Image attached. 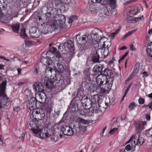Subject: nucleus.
Listing matches in <instances>:
<instances>
[{
    "instance_id": "nucleus-62",
    "label": "nucleus",
    "mask_w": 152,
    "mask_h": 152,
    "mask_svg": "<svg viewBox=\"0 0 152 152\" xmlns=\"http://www.w3.org/2000/svg\"><path fill=\"white\" fill-rule=\"evenodd\" d=\"M143 18V16L140 17H135L134 18V20L136 22L142 20Z\"/></svg>"
},
{
    "instance_id": "nucleus-48",
    "label": "nucleus",
    "mask_w": 152,
    "mask_h": 152,
    "mask_svg": "<svg viewBox=\"0 0 152 152\" xmlns=\"http://www.w3.org/2000/svg\"><path fill=\"white\" fill-rule=\"evenodd\" d=\"M40 83L39 82H37L35 83L34 86L33 87V89L36 92H38V90L39 88Z\"/></svg>"
},
{
    "instance_id": "nucleus-63",
    "label": "nucleus",
    "mask_w": 152,
    "mask_h": 152,
    "mask_svg": "<svg viewBox=\"0 0 152 152\" xmlns=\"http://www.w3.org/2000/svg\"><path fill=\"white\" fill-rule=\"evenodd\" d=\"M64 4H67L70 2V0H60Z\"/></svg>"
},
{
    "instance_id": "nucleus-29",
    "label": "nucleus",
    "mask_w": 152,
    "mask_h": 152,
    "mask_svg": "<svg viewBox=\"0 0 152 152\" xmlns=\"http://www.w3.org/2000/svg\"><path fill=\"white\" fill-rule=\"evenodd\" d=\"M40 61L44 65L47 64L48 65H50V62H51L50 61H49L47 59L44 58H41L40 59Z\"/></svg>"
},
{
    "instance_id": "nucleus-49",
    "label": "nucleus",
    "mask_w": 152,
    "mask_h": 152,
    "mask_svg": "<svg viewBox=\"0 0 152 152\" xmlns=\"http://www.w3.org/2000/svg\"><path fill=\"white\" fill-rule=\"evenodd\" d=\"M135 103L134 102L131 103L129 106V108L131 110L134 109L136 107Z\"/></svg>"
},
{
    "instance_id": "nucleus-12",
    "label": "nucleus",
    "mask_w": 152,
    "mask_h": 152,
    "mask_svg": "<svg viewBox=\"0 0 152 152\" xmlns=\"http://www.w3.org/2000/svg\"><path fill=\"white\" fill-rule=\"evenodd\" d=\"M139 7L137 6H131L128 7V14L129 16L132 17L140 12Z\"/></svg>"
},
{
    "instance_id": "nucleus-55",
    "label": "nucleus",
    "mask_w": 152,
    "mask_h": 152,
    "mask_svg": "<svg viewBox=\"0 0 152 152\" xmlns=\"http://www.w3.org/2000/svg\"><path fill=\"white\" fill-rule=\"evenodd\" d=\"M30 103H31V105L32 104V106H33L34 105H35L36 101L35 100V98H33L31 99V100L29 102Z\"/></svg>"
},
{
    "instance_id": "nucleus-15",
    "label": "nucleus",
    "mask_w": 152,
    "mask_h": 152,
    "mask_svg": "<svg viewBox=\"0 0 152 152\" xmlns=\"http://www.w3.org/2000/svg\"><path fill=\"white\" fill-rule=\"evenodd\" d=\"M29 32L31 36L32 37H38L41 34L39 30L36 27H32Z\"/></svg>"
},
{
    "instance_id": "nucleus-61",
    "label": "nucleus",
    "mask_w": 152,
    "mask_h": 152,
    "mask_svg": "<svg viewBox=\"0 0 152 152\" xmlns=\"http://www.w3.org/2000/svg\"><path fill=\"white\" fill-rule=\"evenodd\" d=\"M117 130V128H114L113 129H112L110 130L109 132V133L111 134H113Z\"/></svg>"
},
{
    "instance_id": "nucleus-1",
    "label": "nucleus",
    "mask_w": 152,
    "mask_h": 152,
    "mask_svg": "<svg viewBox=\"0 0 152 152\" xmlns=\"http://www.w3.org/2000/svg\"><path fill=\"white\" fill-rule=\"evenodd\" d=\"M39 108L37 110H34L32 112V114L34 115L37 120H43L45 116L44 110L47 112V115H49L52 111L53 105L52 104H48L46 103L40 102L39 104Z\"/></svg>"
},
{
    "instance_id": "nucleus-54",
    "label": "nucleus",
    "mask_w": 152,
    "mask_h": 152,
    "mask_svg": "<svg viewBox=\"0 0 152 152\" xmlns=\"http://www.w3.org/2000/svg\"><path fill=\"white\" fill-rule=\"evenodd\" d=\"M135 128L136 130H140L141 129V126L138 123L135 124Z\"/></svg>"
},
{
    "instance_id": "nucleus-44",
    "label": "nucleus",
    "mask_w": 152,
    "mask_h": 152,
    "mask_svg": "<svg viewBox=\"0 0 152 152\" xmlns=\"http://www.w3.org/2000/svg\"><path fill=\"white\" fill-rule=\"evenodd\" d=\"M145 134L147 137L152 136V128L147 130Z\"/></svg>"
},
{
    "instance_id": "nucleus-19",
    "label": "nucleus",
    "mask_w": 152,
    "mask_h": 152,
    "mask_svg": "<svg viewBox=\"0 0 152 152\" xmlns=\"http://www.w3.org/2000/svg\"><path fill=\"white\" fill-rule=\"evenodd\" d=\"M101 74L106 77V76H111L113 75V73L111 70L106 68L103 71L101 72Z\"/></svg>"
},
{
    "instance_id": "nucleus-20",
    "label": "nucleus",
    "mask_w": 152,
    "mask_h": 152,
    "mask_svg": "<svg viewBox=\"0 0 152 152\" xmlns=\"http://www.w3.org/2000/svg\"><path fill=\"white\" fill-rule=\"evenodd\" d=\"M5 1H1L0 0V19L2 17V14L1 12L7 8V6L4 3Z\"/></svg>"
},
{
    "instance_id": "nucleus-36",
    "label": "nucleus",
    "mask_w": 152,
    "mask_h": 152,
    "mask_svg": "<svg viewBox=\"0 0 152 152\" xmlns=\"http://www.w3.org/2000/svg\"><path fill=\"white\" fill-rule=\"evenodd\" d=\"M54 71V70L53 68L48 67L46 68L45 72L46 74L48 73V75H51V74L52 73L53 71Z\"/></svg>"
},
{
    "instance_id": "nucleus-32",
    "label": "nucleus",
    "mask_w": 152,
    "mask_h": 152,
    "mask_svg": "<svg viewBox=\"0 0 152 152\" xmlns=\"http://www.w3.org/2000/svg\"><path fill=\"white\" fill-rule=\"evenodd\" d=\"M99 55H98L97 53H96L93 56V60L94 62H99V59L100 58Z\"/></svg>"
},
{
    "instance_id": "nucleus-16",
    "label": "nucleus",
    "mask_w": 152,
    "mask_h": 152,
    "mask_svg": "<svg viewBox=\"0 0 152 152\" xmlns=\"http://www.w3.org/2000/svg\"><path fill=\"white\" fill-rule=\"evenodd\" d=\"M38 123V121H37V123H34L36 128H32L31 129V130L34 134H36L37 137H39L40 136L42 132V130L41 129L39 128V127H38V126L37 125Z\"/></svg>"
},
{
    "instance_id": "nucleus-4",
    "label": "nucleus",
    "mask_w": 152,
    "mask_h": 152,
    "mask_svg": "<svg viewBox=\"0 0 152 152\" xmlns=\"http://www.w3.org/2000/svg\"><path fill=\"white\" fill-rule=\"evenodd\" d=\"M0 87V108L2 107V104H5V103L7 102L9 99L7 95L4 93L5 86L6 83L3 82L1 83Z\"/></svg>"
},
{
    "instance_id": "nucleus-24",
    "label": "nucleus",
    "mask_w": 152,
    "mask_h": 152,
    "mask_svg": "<svg viewBox=\"0 0 152 152\" xmlns=\"http://www.w3.org/2000/svg\"><path fill=\"white\" fill-rule=\"evenodd\" d=\"M66 48L64 43H62L60 44L58 47V50L59 52H62L63 53H65L67 52L66 50H65Z\"/></svg>"
},
{
    "instance_id": "nucleus-30",
    "label": "nucleus",
    "mask_w": 152,
    "mask_h": 152,
    "mask_svg": "<svg viewBox=\"0 0 152 152\" xmlns=\"http://www.w3.org/2000/svg\"><path fill=\"white\" fill-rule=\"evenodd\" d=\"M20 36L24 38H26L27 37V34L26 33V29L24 28L23 27L21 29Z\"/></svg>"
},
{
    "instance_id": "nucleus-18",
    "label": "nucleus",
    "mask_w": 152,
    "mask_h": 152,
    "mask_svg": "<svg viewBox=\"0 0 152 152\" xmlns=\"http://www.w3.org/2000/svg\"><path fill=\"white\" fill-rule=\"evenodd\" d=\"M57 79L55 82L58 84V86L63 87L65 86L64 80H63V77L60 75H58Z\"/></svg>"
},
{
    "instance_id": "nucleus-57",
    "label": "nucleus",
    "mask_w": 152,
    "mask_h": 152,
    "mask_svg": "<svg viewBox=\"0 0 152 152\" xmlns=\"http://www.w3.org/2000/svg\"><path fill=\"white\" fill-rule=\"evenodd\" d=\"M25 42L26 45L29 46L32 44V41L28 40H25Z\"/></svg>"
},
{
    "instance_id": "nucleus-14",
    "label": "nucleus",
    "mask_w": 152,
    "mask_h": 152,
    "mask_svg": "<svg viewBox=\"0 0 152 152\" xmlns=\"http://www.w3.org/2000/svg\"><path fill=\"white\" fill-rule=\"evenodd\" d=\"M96 110L95 111L92 108L86 109L81 111V114L85 116H92L94 115V114H96Z\"/></svg>"
},
{
    "instance_id": "nucleus-34",
    "label": "nucleus",
    "mask_w": 152,
    "mask_h": 152,
    "mask_svg": "<svg viewBox=\"0 0 152 152\" xmlns=\"http://www.w3.org/2000/svg\"><path fill=\"white\" fill-rule=\"evenodd\" d=\"M93 105V103L91 101L90 99H88V102L84 106L85 107H87V108L88 109L91 108Z\"/></svg>"
},
{
    "instance_id": "nucleus-6",
    "label": "nucleus",
    "mask_w": 152,
    "mask_h": 152,
    "mask_svg": "<svg viewBox=\"0 0 152 152\" xmlns=\"http://www.w3.org/2000/svg\"><path fill=\"white\" fill-rule=\"evenodd\" d=\"M19 9V7L18 6H15L12 7V11L9 16V18L7 17L5 18V20L6 22H9L10 20L12 19L13 18L16 17L18 15V12Z\"/></svg>"
},
{
    "instance_id": "nucleus-22",
    "label": "nucleus",
    "mask_w": 152,
    "mask_h": 152,
    "mask_svg": "<svg viewBox=\"0 0 152 152\" xmlns=\"http://www.w3.org/2000/svg\"><path fill=\"white\" fill-rule=\"evenodd\" d=\"M103 66L101 65H96L93 68V71L95 73H98L102 72Z\"/></svg>"
},
{
    "instance_id": "nucleus-10",
    "label": "nucleus",
    "mask_w": 152,
    "mask_h": 152,
    "mask_svg": "<svg viewBox=\"0 0 152 152\" xmlns=\"http://www.w3.org/2000/svg\"><path fill=\"white\" fill-rule=\"evenodd\" d=\"M78 34L76 36V40L77 42L80 45H84L88 41V37L87 35H84L80 36Z\"/></svg>"
},
{
    "instance_id": "nucleus-50",
    "label": "nucleus",
    "mask_w": 152,
    "mask_h": 152,
    "mask_svg": "<svg viewBox=\"0 0 152 152\" xmlns=\"http://www.w3.org/2000/svg\"><path fill=\"white\" fill-rule=\"evenodd\" d=\"M105 47L106 48H108L111 45V42L110 41H108V40L105 41Z\"/></svg>"
},
{
    "instance_id": "nucleus-52",
    "label": "nucleus",
    "mask_w": 152,
    "mask_h": 152,
    "mask_svg": "<svg viewBox=\"0 0 152 152\" xmlns=\"http://www.w3.org/2000/svg\"><path fill=\"white\" fill-rule=\"evenodd\" d=\"M138 102L140 104H143L145 103V100L142 97L140 98L138 100Z\"/></svg>"
},
{
    "instance_id": "nucleus-60",
    "label": "nucleus",
    "mask_w": 152,
    "mask_h": 152,
    "mask_svg": "<svg viewBox=\"0 0 152 152\" xmlns=\"http://www.w3.org/2000/svg\"><path fill=\"white\" fill-rule=\"evenodd\" d=\"M131 17L129 16V17H127L126 18V22L128 23H131L132 22V18Z\"/></svg>"
},
{
    "instance_id": "nucleus-40",
    "label": "nucleus",
    "mask_w": 152,
    "mask_h": 152,
    "mask_svg": "<svg viewBox=\"0 0 152 152\" xmlns=\"http://www.w3.org/2000/svg\"><path fill=\"white\" fill-rule=\"evenodd\" d=\"M88 99H89L86 96H84L82 97L81 101L83 106L86 104V102H87Z\"/></svg>"
},
{
    "instance_id": "nucleus-7",
    "label": "nucleus",
    "mask_w": 152,
    "mask_h": 152,
    "mask_svg": "<svg viewBox=\"0 0 152 152\" xmlns=\"http://www.w3.org/2000/svg\"><path fill=\"white\" fill-rule=\"evenodd\" d=\"M135 135H137L136 137L134 138V140H133L132 142V146L135 147L136 145L140 146L144 142V139L142 137H140L138 133L136 134Z\"/></svg>"
},
{
    "instance_id": "nucleus-11",
    "label": "nucleus",
    "mask_w": 152,
    "mask_h": 152,
    "mask_svg": "<svg viewBox=\"0 0 152 152\" xmlns=\"http://www.w3.org/2000/svg\"><path fill=\"white\" fill-rule=\"evenodd\" d=\"M102 31L99 29L96 28L92 31L91 33V37L95 41H98L99 39V34L102 35Z\"/></svg>"
},
{
    "instance_id": "nucleus-38",
    "label": "nucleus",
    "mask_w": 152,
    "mask_h": 152,
    "mask_svg": "<svg viewBox=\"0 0 152 152\" xmlns=\"http://www.w3.org/2000/svg\"><path fill=\"white\" fill-rule=\"evenodd\" d=\"M52 16L51 14L48 11L45 15V17L47 21L50 22L52 20L51 17Z\"/></svg>"
},
{
    "instance_id": "nucleus-26",
    "label": "nucleus",
    "mask_w": 152,
    "mask_h": 152,
    "mask_svg": "<svg viewBox=\"0 0 152 152\" xmlns=\"http://www.w3.org/2000/svg\"><path fill=\"white\" fill-rule=\"evenodd\" d=\"M99 97L97 95H95L91 96V101L93 103V105L96 103L98 102V101Z\"/></svg>"
},
{
    "instance_id": "nucleus-47",
    "label": "nucleus",
    "mask_w": 152,
    "mask_h": 152,
    "mask_svg": "<svg viewBox=\"0 0 152 152\" xmlns=\"http://www.w3.org/2000/svg\"><path fill=\"white\" fill-rule=\"evenodd\" d=\"M121 27H119L118 29L115 32L111 33L110 34L111 37H112L113 38H114L115 37V35L116 34H117L119 33L120 30V29H121Z\"/></svg>"
},
{
    "instance_id": "nucleus-35",
    "label": "nucleus",
    "mask_w": 152,
    "mask_h": 152,
    "mask_svg": "<svg viewBox=\"0 0 152 152\" xmlns=\"http://www.w3.org/2000/svg\"><path fill=\"white\" fill-rule=\"evenodd\" d=\"M140 66V63L139 62H137L135 65L134 68L132 73L134 74L135 73H137L138 71Z\"/></svg>"
},
{
    "instance_id": "nucleus-41",
    "label": "nucleus",
    "mask_w": 152,
    "mask_h": 152,
    "mask_svg": "<svg viewBox=\"0 0 152 152\" xmlns=\"http://www.w3.org/2000/svg\"><path fill=\"white\" fill-rule=\"evenodd\" d=\"M110 7L112 9H114L116 7V0H110Z\"/></svg>"
},
{
    "instance_id": "nucleus-59",
    "label": "nucleus",
    "mask_w": 152,
    "mask_h": 152,
    "mask_svg": "<svg viewBox=\"0 0 152 152\" xmlns=\"http://www.w3.org/2000/svg\"><path fill=\"white\" fill-rule=\"evenodd\" d=\"M137 135H133L126 142V143H129L131 142H132L133 140H134V137H136V136H137ZM132 144V143H131Z\"/></svg>"
},
{
    "instance_id": "nucleus-2",
    "label": "nucleus",
    "mask_w": 152,
    "mask_h": 152,
    "mask_svg": "<svg viewBox=\"0 0 152 152\" xmlns=\"http://www.w3.org/2000/svg\"><path fill=\"white\" fill-rule=\"evenodd\" d=\"M106 77L101 74L99 75L96 78V82L97 86H101L104 81L105 83L104 84V88L106 90H108L111 88L114 80V77H109L106 80Z\"/></svg>"
},
{
    "instance_id": "nucleus-9",
    "label": "nucleus",
    "mask_w": 152,
    "mask_h": 152,
    "mask_svg": "<svg viewBox=\"0 0 152 152\" xmlns=\"http://www.w3.org/2000/svg\"><path fill=\"white\" fill-rule=\"evenodd\" d=\"M76 122L78 123V124H76L74 125H77L79 126V128H80V129H81L82 128L84 127L85 130L82 132H80L79 134L81 136L85 132L86 130V127L82 125H85L87 124L88 121L87 120H85L80 118H78L76 120Z\"/></svg>"
},
{
    "instance_id": "nucleus-42",
    "label": "nucleus",
    "mask_w": 152,
    "mask_h": 152,
    "mask_svg": "<svg viewBox=\"0 0 152 152\" xmlns=\"http://www.w3.org/2000/svg\"><path fill=\"white\" fill-rule=\"evenodd\" d=\"M50 135L47 133H43L42 134L41 133L40 134V136L39 137L41 139H45L50 136Z\"/></svg>"
},
{
    "instance_id": "nucleus-53",
    "label": "nucleus",
    "mask_w": 152,
    "mask_h": 152,
    "mask_svg": "<svg viewBox=\"0 0 152 152\" xmlns=\"http://www.w3.org/2000/svg\"><path fill=\"white\" fill-rule=\"evenodd\" d=\"M97 111V115L99 117H101L103 115V113L102 111L100 110H98Z\"/></svg>"
},
{
    "instance_id": "nucleus-33",
    "label": "nucleus",
    "mask_w": 152,
    "mask_h": 152,
    "mask_svg": "<svg viewBox=\"0 0 152 152\" xmlns=\"http://www.w3.org/2000/svg\"><path fill=\"white\" fill-rule=\"evenodd\" d=\"M93 105V103L91 101L90 99H88V102L84 106L85 107H87V108L88 109L91 108Z\"/></svg>"
},
{
    "instance_id": "nucleus-3",
    "label": "nucleus",
    "mask_w": 152,
    "mask_h": 152,
    "mask_svg": "<svg viewBox=\"0 0 152 152\" xmlns=\"http://www.w3.org/2000/svg\"><path fill=\"white\" fill-rule=\"evenodd\" d=\"M80 128L77 125H73L72 128L64 126L61 128V130L63 133L65 135L72 136L73 134H75L78 136H81L79 133L83 132L85 129L84 127L82 128L81 129H80Z\"/></svg>"
},
{
    "instance_id": "nucleus-23",
    "label": "nucleus",
    "mask_w": 152,
    "mask_h": 152,
    "mask_svg": "<svg viewBox=\"0 0 152 152\" xmlns=\"http://www.w3.org/2000/svg\"><path fill=\"white\" fill-rule=\"evenodd\" d=\"M101 35H100V39H99V42H98L99 45H100L101 46L102 45V47H105V45L104 44L105 41L108 40V39L105 37H102Z\"/></svg>"
},
{
    "instance_id": "nucleus-25",
    "label": "nucleus",
    "mask_w": 152,
    "mask_h": 152,
    "mask_svg": "<svg viewBox=\"0 0 152 152\" xmlns=\"http://www.w3.org/2000/svg\"><path fill=\"white\" fill-rule=\"evenodd\" d=\"M48 11L52 15V17H54L57 13L56 9L53 7H48Z\"/></svg>"
},
{
    "instance_id": "nucleus-46",
    "label": "nucleus",
    "mask_w": 152,
    "mask_h": 152,
    "mask_svg": "<svg viewBox=\"0 0 152 152\" xmlns=\"http://www.w3.org/2000/svg\"><path fill=\"white\" fill-rule=\"evenodd\" d=\"M102 48H99L97 49L96 51V53L98 54V55H99V56L101 58L102 55Z\"/></svg>"
},
{
    "instance_id": "nucleus-45",
    "label": "nucleus",
    "mask_w": 152,
    "mask_h": 152,
    "mask_svg": "<svg viewBox=\"0 0 152 152\" xmlns=\"http://www.w3.org/2000/svg\"><path fill=\"white\" fill-rule=\"evenodd\" d=\"M41 83L39 84V89H38V92L43 93L44 91V87L42 85L43 83H41Z\"/></svg>"
},
{
    "instance_id": "nucleus-27",
    "label": "nucleus",
    "mask_w": 152,
    "mask_h": 152,
    "mask_svg": "<svg viewBox=\"0 0 152 152\" xmlns=\"http://www.w3.org/2000/svg\"><path fill=\"white\" fill-rule=\"evenodd\" d=\"M102 50L103 54L101 56L102 58H103L107 56L109 52L108 49L106 48V47H103Z\"/></svg>"
},
{
    "instance_id": "nucleus-13",
    "label": "nucleus",
    "mask_w": 152,
    "mask_h": 152,
    "mask_svg": "<svg viewBox=\"0 0 152 152\" xmlns=\"http://www.w3.org/2000/svg\"><path fill=\"white\" fill-rule=\"evenodd\" d=\"M41 83L44 84L46 87L49 89H51L53 87L54 84L53 80L47 79L46 77L43 76L41 78Z\"/></svg>"
},
{
    "instance_id": "nucleus-21",
    "label": "nucleus",
    "mask_w": 152,
    "mask_h": 152,
    "mask_svg": "<svg viewBox=\"0 0 152 152\" xmlns=\"http://www.w3.org/2000/svg\"><path fill=\"white\" fill-rule=\"evenodd\" d=\"M151 44H148L147 47L146 52L148 55L151 58H152V42H151Z\"/></svg>"
},
{
    "instance_id": "nucleus-64",
    "label": "nucleus",
    "mask_w": 152,
    "mask_h": 152,
    "mask_svg": "<svg viewBox=\"0 0 152 152\" xmlns=\"http://www.w3.org/2000/svg\"><path fill=\"white\" fill-rule=\"evenodd\" d=\"M131 149V146L129 145H127L125 147V149L127 151H130Z\"/></svg>"
},
{
    "instance_id": "nucleus-43",
    "label": "nucleus",
    "mask_w": 152,
    "mask_h": 152,
    "mask_svg": "<svg viewBox=\"0 0 152 152\" xmlns=\"http://www.w3.org/2000/svg\"><path fill=\"white\" fill-rule=\"evenodd\" d=\"M76 19V17L74 16L69 17L68 19V23H71L73 22Z\"/></svg>"
},
{
    "instance_id": "nucleus-5",
    "label": "nucleus",
    "mask_w": 152,
    "mask_h": 152,
    "mask_svg": "<svg viewBox=\"0 0 152 152\" xmlns=\"http://www.w3.org/2000/svg\"><path fill=\"white\" fill-rule=\"evenodd\" d=\"M55 59L56 61L58 62L56 64L57 67L56 72L60 74L63 73L65 70L64 66L62 64L64 61L63 58L60 54H58L56 55Z\"/></svg>"
},
{
    "instance_id": "nucleus-28",
    "label": "nucleus",
    "mask_w": 152,
    "mask_h": 152,
    "mask_svg": "<svg viewBox=\"0 0 152 152\" xmlns=\"http://www.w3.org/2000/svg\"><path fill=\"white\" fill-rule=\"evenodd\" d=\"M20 28V25L19 23H16L12 26V28L13 31L15 33H18Z\"/></svg>"
},
{
    "instance_id": "nucleus-31",
    "label": "nucleus",
    "mask_w": 152,
    "mask_h": 152,
    "mask_svg": "<svg viewBox=\"0 0 152 152\" xmlns=\"http://www.w3.org/2000/svg\"><path fill=\"white\" fill-rule=\"evenodd\" d=\"M102 11L104 14L108 16L111 15L112 13L110 11L108 10L107 8L106 7L103 8L102 9Z\"/></svg>"
},
{
    "instance_id": "nucleus-8",
    "label": "nucleus",
    "mask_w": 152,
    "mask_h": 152,
    "mask_svg": "<svg viewBox=\"0 0 152 152\" xmlns=\"http://www.w3.org/2000/svg\"><path fill=\"white\" fill-rule=\"evenodd\" d=\"M64 23V21H62L61 20H58L56 22L52 23L50 27L52 28V31L54 30L55 31H56L60 30L63 28Z\"/></svg>"
},
{
    "instance_id": "nucleus-17",
    "label": "nucleus",
    "mask_w": 152,
    "mask_h": 152,
    "mask_svg": "<svg viewBox=\"0 0 152 152\" xmlns=\"http://www.w3.org/2000/svg\"><path fill=\"white\" fill-rule=\"evenodd\" d=\"M66 47V50L68 51L69 50H73L74 49V44L72 41L68 40L66 42L64 43Z\"/></svg>"
},
{
    "instance_id": "nucleus-51",
    "label": "nucleus",
    "mask_w": 152,
    "mask_h": 152,
    "mask_svg": "<svg viewBox=\"0 0 152 152\" xmlns=\"http://www.w3.org/2000/svg\"><path fill=\"white\" fill-rule=\"evenodd\" d=\"M48 28L47 27H43L42 29V32L44 34H46L48 33L49 31L48 29Z\"/></svg>"
},
{
    "instance_id": "nucleus-56",
    "label": "nucleus",
    "mask_w": 152,
    "mask_h": 152,
    "mask_svg": "<svg viewBox=\"0 0 152 152\" xmlns=\"http://www.w3.org/2000/svg\"><path fill=\"white\" fill-rule=\"evenodd\" d=\"M130 87V86H129L126 89L125 91V94L122 98V100H123L124 99V97L126 96L127 93Z\"/></svg>"
},
{
    "instance_id": "nucleus-37",
    "label": "nucleus",
    "mask_w": 152,
    "mask_h": 152,
    "mask_svg": "<svg viewBox=\"0 0 152 152\" xmlns=\"http://www.w3.org/2000/svg\"><path fill=\"white\" fill-rule=\"evenodd\" d=\"M51 51L53 52V54H55V56L53 58V60H54V59L55 58H56V56L58 54H59L58 53V51L55 48L53 47L52 48L50 49Z\"/></svg>"
},
{
    "instance_id": "nucleus-39",
    "label": "nucleus",
    "mask_w": 152,
    "mask_h": 152,
    "mask_svg": "<svg viewBox=\"0 0 152 152\" xmlns=\"http://www.w3.org/2000/svg\"><path fill=\"white\" fill-rule=\"evenodd\" d=\"M137 30H134L131 31L129 32L128 33L126 34L122 38V39L124 40L128 36L134 33Z\"/></svg>"
},
{
    "instance_id": "nucleus-58",
    "label": "nucleus",
    "mask_w": 152,
    "mask_h": 152,
    "mask_svg": "<svg viewBox=\"0 0 152 152\" xmlns=\"http://www.w3.org/2000/svg\"><path fill=\"white\" fill-rule=\"evenodd\" d=\"M134 74L132 72L128 77L126 80V81H128L131 80L133 76H134Z\"/></svg>"
}]
</instances>
